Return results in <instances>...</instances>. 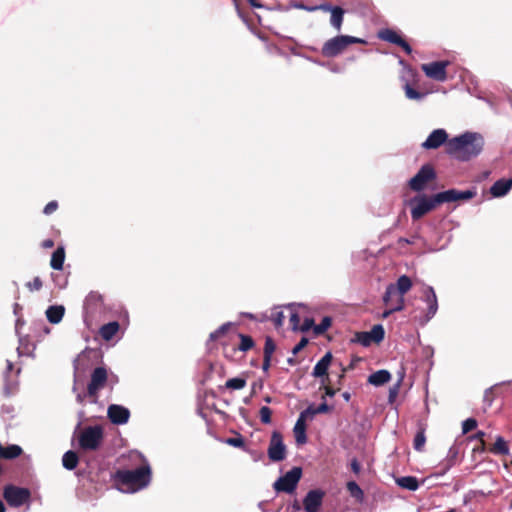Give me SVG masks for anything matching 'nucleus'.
<instances>
[{
	"label": "nucleus",
	"instance_id": "1",
	"mask_svg": "<svg viewBox=\"0 0 512 512\" xmlns=\"http://www.w3.org/2000/svg\"><path fill=\"white\" fill-rule=\"evenodd\" d=\"M484 138L475 132H465L450 139L446 150L449 155L460 161H469L477 157L483 150Z\"/></svg>",
	"mask_w": 512,
	"mask_h": 512
},
{
	"label": "nucleus",
	"instance_id": "2",
	"mask_svg": "<svg viewBox=\"0 0 512 512\" xmlns=\"http://www.w3.org/2000/svg\"><path fill=\"white\" fill-rule=\"evenodd\" d=\"M115 479L127 487L122 489L123 492L134 493L148 486L151 481V469L148 463L134 470L121 469L115 473Z\"/></svg>",
	"mask_w": 512,
	"mask_h": 512
},
{
	"label": "nucleus",
	"instance_id": "3",
	"mask_svg": "<svg viewBox=\"0 0 512 512\" xmlns=\"http://www.w3.org/2000/svg\"><path fill=\"white\" fill-rule=\"evenodd\" d=\"M81 422H79L74 431L77 436L79 448L84 451H95L100 448L104 431L100 425L87 426L80 430Z\"/></svg>",
	"mask_w": 512,
	"mask_h": 512
},
{
	"label": "nucleus",
	"instance_id": "4",
	"mask_svg": "<svg viewBox=\"0 0 512 512\" xmlns=\"http://www.w3.org/2000/svg\"><path fill=\"white\" fill-rule=\"evenodd\" d=\"M440 204H442V201L438 198V193L433 196L418 194L408 202V205L411 207V217L415 221L434 210Z\"/></svg>",
	"mask_w": 512,
	"mask_h": 512
},
{
	"label": "nucleus",
	"instance_id": "5",
	"mask_svg": "<svg viewBox=\"0 0 512 512\" xmlns=\"http://www.w3.org/2000/svg\"><path fill=\"white\" fill-rule=\"evenodd\" d=\"M421 300L426 303L427 309L425 312L417 314V309L413 311L414 317L421 325H426L438 311V299L435 290L432 286L423 284L421 288Z\"/></svg>",
	"mask_w": 512,
	"mask_h": 512
},
{
	"label": "nucleus",
	"instance_id": "6",
	"mask_svg": "<svg viewBox=\"0 0 512 512\" xmlns=\"http://www.w3.org/2000/svg\"><path fill=\"white\" fill-rule=\"evenodd\" d=\"M365 43V40L348 35H339L326 41L322 47V54L326 57L339 55L350 44Z\"/></svg>",
	"mask_w": 512,
	"mask_h": 512
},
{
	"label": "nucleus",
	"instance_id": "7",
	"mask_svg": "<svg viewBox=\"0 0 512 512\" xmlns=\"http://www.w3.org/2000/svg\"><path fill=\"white\" fill-rule=\"evenodd\" d=\"M108 380L109 375L105 367H97L92 371L90 381L87 386V395L90 398L91 403L98 402V392L105 387Z\"/></svg>",
	"mask_w": 512,
	"mask_h": 512
},
{
	"label": "nucleus",
	"instance_id": "8",
	"mask_svg": "<svg viewBox=\"0 0 512 512\" xmlns=\"http://www.w3.org/2000/svg\"><path fill=\"white\" fill-rule=\"evenodd\" d=\"M301 476L302 469L300 467H293L290 471L286 472L274 482L273 488L277 492L291 494L295 491Z\"/></svg>",
	"mask_w": 512,
	"mask_h": 512
},
{
	"label": "nucleus",
	"instance_id": "9",
	"mask_svg": "<svg viewBox=\"0 0 512 512\" xmlns=\"http://www.w3.org/2000/svg\"><path fill=\"white\" fill-rule=\"evenodd\" d=\"M3 497L12 507H20L30 500L31 493L28 488L7 485L3 490Z\"/></svg>",
	"mask_w": 512,
	"mask_h": 512
},
{
	"label": "nucleus",
	"instance_id": "10",
	"mask_svg": "<svg viewBox=\"0 0 512 512\" xmlns=\"http://www.w3.org/2000/svg\"><path fill=\"white\" fill-rule=\"evenodd\" d=\"M436 178L434 168L430 164L423 165L419 171L409 180V187L416 192L425 189L427 184Z\"/></svg>",
	"mask_w": 512,
	"mask_h": 512
},
{
	"label": "nucleus",
	"instance_id": "11",
	"mask_svg": "<svg viewBox=\"0 0 512 512\" xmlns=\"http://www.w3.org/2000/svg\"><path fill=\"white\" fill-rule=\"evenodd\" d=\"M385 336L384 328L381 324L374 325L373 328L368 332H358L355 334L353 339L354 342L361 344L364 347H368L371 343H380Z\"/></svg>",
	"mask_w": 512,
	"mask_h": 512
},
{
	"label": "nucleus",
	"instance_id": "12",
	"mask_svg": "<svg viewBox=\"0 0 512 512\" xmlns=\"http://www.w3.org/2000/svg\"><path fill=\"white\" fill-rule=\"evenodd\" d=\"M268 457L273 462L282 461L286 457V446L283 443L282 435L277 431H274L271 435Z\"/></svg>",
	"mask_w": 512,
	"mask_h": 512
},
{
	"label": "nucleus",
	"instance_id": "13",
	"mask_svg": "<svg viewBox=\"0 0 512 512\" xmlns=\"http://www.w3.org/2000/svg\"><path fill=\"white\" fill-rule=\"evenodd\" d=\"M448 61H434L421 66L425 75L433 80L444 82L447 79L446 68Z\"/></svg>",
	"mask_w": 512,
	"mask_h": 512
},
{
	"label": "nucleus",
	"instance_id": "14",
	"mask_svg": "<svg viewBox=\"0 0 512 512\" xmlns=\"http://www.w3.org/2000/svg\"><path fill=\"white\" fill-rule=\"evenodd\" d=\"M477 195L476 188H471L465 191H459L456 189H449L438 193V198L442 203H450L459 200L467 201L474 198Z\"/></svg>",
	"mask_w": 512,
	"mask_h": 512
},
{
	"label": "nucleus",
	"instance_id": "15",
	"mask_svg": "<svg viewBox=\"0 0 512 512\" xmlns=\"http://www.w3.org/2000/svg\"><path fill=\"white\" fill-rule=\"evenodd\" d=\"M412 287V281L407 275H401L396 282V285H389L386 289V292L383 296V300L386 304L389 303L391 296L398 291L400 296L404 298L403 296L411 289Z\"/></svg>",
	"mask_w": 512,
	"mask_h": 512
},
{
	"label": "nucleus",
	"instance_id": "16",
	"mask_svg": "<svg viewBox=\"0 0 512 512\" xmlns=\"http://www.w3.org/2000/svg\"><path fill=\"white\" fill-rule=\"evenodd\" d=\"M448 133L445 129L439 128L433 130L427 137V139L421 144V147L426 150L437 149L442 144L449 141Z\"/></svg>",
	"mask_w": 512,
	"mask_h": 512
},
{
	"label": "nucleus",
	"instance_id": "17",
	"mask_svg": "<svg viewBox=\"0 0 512 512\" xmlns=\"http://www.w3.org/2000/svg\"><path fill=\"white\" fill-rule=\"evenodd\" d=\"M324 496L325 493L320 489L310 490L303 499L305 512H318Z\"/></svg>",
	"mask_w": 512,
	"mask_h": 512
},
{
	"label": "nucleus",
	"instance_id": "18",
	"mask_svg": "<svg viewBox=\"0 0 512 512\" xmlns=\"http://www.w3.org/2000/svg\"><path fill=\"white\" fill-rule=\"evenodd\" d=\"M107 415L113 424L123 425L128 422L130 411L124 406L112 404L108 407Z\"/></svg>",
	"mask_w": 512,
	"mask_h": 512
},
{
	"label": "nucleus",
	"instance_id": "19",
	"mask_svg": "<svg viewBox=\"0 0 512 512\" xmlns=\"http://www.w3.org/2000/svg\"><path fill=\"white\" fill-rule=\"evenodd\" d=\"M13 370V363L7 360V367L4 372V394L10 396L15 393L18 386L17 376L20 373V369H17L15 376H10L11 371Z\"/></svg>",
	"mask_w": 512,
	"mask_h": 512
},
{
	"label": "nucleus",
	"instance_id": "20",
	"mask_svg": "<svg viewBox=\"0 0 512 512\" xmlns=\"http://www.w3.org/2000/svg\"><path fill=\"white\" fill-rule=\"evenodd\" d=\"M512 189V178L509 179H499L497 180L491 187L490 193L494 198H500L508 194V192Z\"/></svg>",
	"mask_w": 512,
	"mask_h": 512
},
{
	"label": "nucleus",
	"instance_id": "21",
	"mask_svg": "<svg viewBox=\"0 0 512 512\" xmlns=\"http://www.w3.org/2000/svg\"><path fill=\"white\" fill-rule=\"evenodd\" d=\"M65 314L63 305H51L46 309L45 315L51 324H58L62 321Z\"/></svg>",
	"mask_w": 512,
	"mask_h": 512
},
{
	"label": "nucleus",
	"instance_id": "22",
	"mask_svg": "<svg viewBox=\"0 0 512 512\" xmlns=\"http://www.w3.org/2000/svg\"><path fill=\"white\" fill-rule=\"evenodd\" d=\"M332 360V354L327 352L314 366L312 375L314 377H322L327 374L328 368Z\"/></svg>",
	"mask_w": 512,
	"mask_h": 512
},
{
	"label": "nucleus",
	"instance_id": "23",
	"mask_svg": "<svg viewBox=\"0 0 512 512\" xmlns=\"http://www.w3.org/2000/svg\"><path fill=\"white\" fill-rule=\"evenodd\" d=\"M295 441L298 445H303L307 442L306 435V421L302 418L298 417L294 428H293Z\"/></svg>",
	"mask_w": 512,
	"mask_h": 512
},
{
	"label": "nucleus",
	"instance_id": "24",
	"mask_svg": "<svg viewBox=\"0 0 512 512\" xmlns=\"http://www.w3.org/2000/svg\"><path fill=\"white\" fill-rule=\"evenodd\" d=\"M119 327L117 321L109 322L100 328L99 334L105 341H110L117 334Z\"/></svg>",
	"mask_w": 512,
	"mask_h": 512
},
{
	"label": "nucleus",
	"instance_id": "25",
	"mask_svg": "<svg viewBox=\"0 0 512 512\" xmlns=\"http://www.w3.org/2000/svg\"><path fill=\"white\" fill-rule=\"evenodd\" d=\"M102 303V296L97 292H90L84 301V308L87 311L94 312Z\"/></svg>",
	"mask_w": 512,
	"mask_h": 512
},
{
	"label": "nucleus",
	"instance_id": "26",
	"mask_svg": "<svg viewBox=\"0 0 512 512\" xmlns=\"http://www.w3.org/2000/svg\"><path fill=\"white\" fill-rule=\"evenodd\" d=\"M391 378V374L387 370H379L369 376V383L375 386H380L387 383Z\"/></svg>",
	"mask_w": 512,
	"mask_h": 512
},
{
	"label": "nucleus",
	"instance_id": "27",
	"mask_svg": "<svg viewBox=\"0 0 512 512\" xmlns=\"http://www.w3.org/2000/svg\"><path fill=\"white\" fill-rule=\"evenodd\" d=\"M396 483L399 487L409 491H416L419 488L418 480L414 476L400 477L396 479Z\"/></svg>",
	"mask_w": 512,
	"mask_h": 512
},
{
	"label": "nucleus",
	"instance_id": "28",
	"mask_svg": "<svg viewBox=\"0 0 512 512\" xmlns=\"http://www.w3.org/2000/svg\"><path fill=\"white\" fill-rule=\"evenodd\" d=\"M65 260V250L63 247H58L53 253L50 265L54 270H61Z\"/></svg>",
	"mask_w": 512,
	"mask_h": 512
},
{
	"label": "nucleus",
	"instance_id": "29",
	"mask_svg": "<svg viewBox=\"0 0 512 512\" xmlns=\"http://www.w3.org/2000/svg\"><path fill=\"white\" fill-rule=\"evenodd\" d=\"M79 458L74 451H67L62 457V465L67 470H73L78 465Z\"/></svg>",
	"mask_w": 512,
	"mask_h": 512
},
{
	"label": "nucleus",
	"instance_id": "30",
	"mask_svg": "<svg viewBox=\"0 0 512 512\" xmlns=\"http://www.w3.org/2000/svg\"><path fill=\"white\" fill-rule=\"evenodd\" d=\"M343 16H344V10L339 6H335V9H333L332 13H331L330 24L337 31L341 30L342 23H343Z\"/></svg>",
	"mask_w": 512,
	"mask_h": 512
},
{
	"label": "nucleus",
	"instance_id": "31",
	"mask_svg": "<svg viewBox=\"0 0 512 512\" xmlns=\"http://www.w3.org/2000/svg\"><path fill=\"white\" fill-rule=\"evenodd\" d=\"M22 454V448L19 445L11 444L7 447H3L2 458L14 459Z\"/></svg>",
	"mask_w": 512,
	"mask_h": 512
},
{
	"label": "nucleus",
	"instance_id": "32",
	"mask_svg": "<svg viewBox=\"0 0 512 512\" xmlns=\"http://www.w3.org/2000/svg\"><path fill=\"white\" fill-rule=\"evenodd\" d=\"M404 91H405V96L410 100L421 101L427 95L426 92H419V91L415 90L409 83H406L404 85Z\"/></svg>",
	"mask_w": 512,
	"mask_h": 512
},
{
	"label": "nucleus",
	"instance_id": "33",
	"mask_svg": "<svg viewBox=\"0 0 512 512\" xmlns=\"http://www.w3.org/2000/svg\"><path fill=\"white\" fill-rule=\"evenodd\" d=\"M380 37L390 43L399 45L400 42L403 40L402 37L395 31L391 29H386L383 32H381Z\"/></svg>",
	"mask_w": 512,
	"mask_h": 512
},
{
	"label": "nucleus",
	"instance_id": "34",
	"mask_svg": "<svg viewBox=\"0 0 512 512\" xmlns=\"http://www.w3.org/2000/svg\"><path fill=\"white\" fill-rule=\"evenodd\" d=\"M491 451L495 454L507 455L509 453V448L505 440L502 437H498L491 448Z\"/></svg>",
	"mask_w": 512,
	"mask_h": 512
},
{
	"label": "nucleus",
	"instance_id": "35",
	"mask_svg": "<svg viewBox=\"0 0 512 512\" xmlns=\"http://www.w3.org/2000/svg\"><path fill=\"white\" fill-rule=\"evenodd\" d=\"M246 386V380L242 377L230 378L225 383V388L230 390H240Z\"/></svg>",
	"mask_w": 512,
	"mask_h": 512
},
{
	"label": "nucleus",
	"instance_id": "36",
	"mask_svg": "<svg viewBox=\"0 0 512 512\" xmlns=\"http://www.w3.org/2000/svg\"><path fill=\"white\" fill-rule=\"evenodd\" d=\"M287 307L291 310L290 319H289L290 326H291L292 330L297 331L300 328V326H299L300 317H299L298 313L294 310V304H289V305H287Z\"/></svg>",
	"mask_w": 512,
	"mask_h": 512
},
{
	"label": "nucleus",
	"instance_id": "37",
	"mask_svg": "<svg viewBox=\"0 0 512 512\" xmlns=\"http://www.w3.org/2000/svg\"><path fill=\"white\" fill-rule=\"evenodd\" d=\"M426 442V436L423 430L418 431L414 437L413 447L416 451H422Z\"/></svg>",
	"mask_w": 512,
	"mask_h": 512
},
{
	"label": "nucleus",
	"instance_id": "38",
	"mask_svg": "<svg viewBox=\"0 0 512 512\" xmlns=\"http://www.w3.org/2000/svg\"><path fill=\"white\" fill-rule=\"evenodd\" d=\"M331 323L332 320L330 317H323L321 322L314 326V333L317 335L323 334L331 326Z\"/></svg>",
	"mask_w": 512,
	"mask_h": 512
},
{
	"label": "nucleus",
	"instance_id": "39",
	"mask_svg": "<svg viewBox=\"0 0 512 512\" xmlns=\"http://www.w3.org/2000/svg\"><path fill=\"white\" fill-rule=\"evenodd\" d=\"M300 8L305 9L306 11H309V12H313V11H317V10H322V11H325V12L332 13V10L335 9V6H332V5L328 4V3H323V4H320V5H316V6H304V5H301Z\"/></svg>",
	"mask_w": 512,
	"mask_h": 512
},
{
	"label": "nucleus",
	"instance_id": "40",
	"mask_svg": "<svg viewBox=\"0 0 512 512\" xmlns=\"http://www.w3.org/2000/svg\"><path fill=\"white\" fill-rule=\"evenodd\" d=\"M347 489L353 497L358 498V499H361L363 497V491L356 482H354V481L348 482Z\"/></svg>",
	"mask_w": 512,
	"mask_h": 512
},
{
	"label": "nucleus",
	"instance_id": "41",
	"mask_svg": "<svg viewBox=\"0 0 512 512\" xmlns=\"http://www.w3.org/2000/svg\"><path fill=\"white\" fill-rule=\"evenodd\" d=\"M231 325L232 324L230 322H227V323H224L223 325H221L217 330L210 333L209 340L214 341V340H217L218 338H220L222 335H224L227 332L228 328Z\"/></svg>",
	"mask_w": 512,
	"mask_h": 512
},
{
	"label": "nucleus",
	"instance_id": "42",
	"mask_svg": "<svg viewBox=\"0 0 512 512\" xmlns=\"http://www.w3.org/2000/svg\"><path fill=\"white\" fill-rule=\"evenodd\" d=\"M317 408L313 405H310L309 407H307L305 410H303L300 414H299V417L302 418L303 420L305 421H308V420H313V418L315 417V415H317Z\"/></svg>",
	"mask_w": 512,
	"mask_h": 512
},
{
	"label": "nucleus",
	"instance_id": "43",
	"mask_svg": "<svg viewBox=\"0 0 512 512\" xmlns=\"http://www.w3.org/2000/svg\"><path fill=\"white\" fill-rule=\"evenodd\" d=\"M253 346V340L250 336L240 334V345L239 350L248 351Z\"/></svg>",
	"mask_w": 512,
	"mask_h": 512
},
{
	"label": "nucleus",
	"instance_id": "44",
	"mask_svg": "<svg viewBox=\"0 0 512 512\" xmlns=\"http://www.w3.org/2000/svg\"><path fill=\"white\" fill-rule=\"evenodd\" d=\"M271 415H272V411L269 407L263 406L260 408L259 416H260V420L263 424L271 423Z\"/></svg>",
	"mask_w": 512,
	"mask_h": 512
},
{
	"label": "nucleus",
	"instance_id": "45",
	"mask_svg": "<svg viewBox=\"0 0 512 512\" xmlns=\"http://www.w3.org/2000/svg\"><path fill=\"white\" fill-rule=\"evenodd\" d=\"M275 351V344L271 338H266L264 345V356L265 358H271Z\"/></svg>",
	"mask_w": 512,
	"mask_h": 512
},
{
	"label": "nucleus",
	"instance_id": "46",
	"mask_svg": "<svg viewBox=\"0 0 512 512\" xmlns=\"http://www.w3.org/2000/svg\"><path fill=\"white\" fill-rule=\"evenodd\" d=\"M404 309V298L399 297L395 306L390 308L389 310L384 311L383 318H387L395 311H401Z\"/></svg>",
	"mask_w": 512,
	"mask_h": 512
},
{
	"label": "nucleus",
	"instance_id": "47",
	"mask_svg": "<svg viewBox=\"0 0 512 512\" xmlns=\"http://www.w3.org/2000/svg\"><path fill=\"white\" fill-rule=\"evenodd\" d=\"M477 427V421L474 418H468L462 423V432L463 434L468 433Z\"/></svg>",
	"mask_w": 512,
	"mask_h": 512
},
{
	"label": "nucleus",
	"instance_id": "48",
	"mask_svg": "<svg viewBox=\"0 0 512 512\" xmlns=\"http://www.w3.org/2000/svg\"><path fill=\"white\" fill-rule=\"evenodd\" d=\"M225 443L236 448L244 447V440L241 435H238L237 437L228 438L225 440Z\"/></svg>",
	"mask_w": 512,
	"mask_h": 512
},
{
	"label": "nucleus",
	"instance_id": "49",
	"mask_svg": "<svg viewBox=\"0 0 512 512\" xmlns=\"http://www.w3.org/2000/svg\"><path fill=\"white\" fill-rule=\"evenodd\" d=\"M42 280L40 277H34V279L26 284L30 291H38L42 288Z\"/></svg>",
	"mask_w": 512,
	"mask_h": 512
},
{
	"label": "nucleus",
	"instance_id": "50",
	"mask_svg": "<svg viewBox=\"0 0 512 512\" xmlns=\"http://www.w3.org/2000/svg\"><path fill=\"white\" fill-rule=\"evenodd\" d=\"M284 318L285 316L283 311H276L272 314V320L276 328H280L283 325Z\"/></svg>",
	"mask_w": 512,
	"mask_h": 512
},
{
	"label": "nucleus",
	"instance_id": "51",
	"mask_svg": "<svg viewBox=\"0 0 512 512\" xmlns=\"http://www.w3.org/2000/svg\"><path fill=\"white\" fill-rule=\"evenodd\" d=\"M457 454H458V450L456 447H451L448 451V455H447V458H448V467H451L452 465H454L455 463V458L457 457Z\"/></svg>",
	"mask_w": 512,
	"mask_h": 512
},
{
	"label": "nucleus",
	"instance_id": "52",
	"mask_svg": "<svg viewBox=\"0 0 512 512\" xmlns=\"http://www.w3.org/2000/svg\"><path fill=\"white\" fill-rule=\"evenodd\" d=\"M58 208V203L57 201H50L45 207H44V210H43V213L46 214V215H50L52 213H54Z\"/></svg>",
	"mask_w": 512,
	"mask_h": 512
},
{
	"label": "nucleus",
	"instance_id": "53",
	"mask_svg": "<svg viewBox=\"0 0 512 512\" xmlns=\"http://www.w3.org/2000/svg\"><path fill=\"white\" fill-rule=\"evenodd\" d=\"M312 327L314 328V320L312 318H306L303 324L300 326L299 330L302 332H307Z\"/></svg>",
	"mask_w": 512,
	"mask_h": 512
},
{
	"label": "nucleus",
	"instance_id": "54",
	"mask_svg": "<svg viewBox=\"0 0 512 512\" xmlns=\"http://www.w3.org/2000/svg\"><path fill=\"white\" fill-rule=\"evenodd\" d=\"M484 436H485V433L483 431H478L475 435L470 437L473 440H479L481 442V446L479 448L480 451L485 450V444H484V440H483Z\"/></svg>",
	"mask_w": 512,
	"mask_h": 512
},
{
	"label": "nucleus",
	"instance_id": "55",
	"mask_svg": "<svg viewBox=\"0 0 512 512\" xmlns=\"http://www.w3.org/2000/svg\"><path fill=\"white\" fill-rule=\"evenodd\" d=\"M308 343L306 338H302L300 342L293 348L292 353L296 355L300 350H302Z\"/></svg>",
	"mask_w": 512,
	"mask_h": 512
},
{
	"label": "nucleus",
	"instance_id": "56",
	"mask_svg": "<svg viewBox=\"0 0 512 512\" xmlns=\"http://www.w3.org/2000/svg\"><path fill=\"white\" fill-rule=\"evenodd\" d=\"M418 239H421V237L418 234H416L411 238H400L399 243L414 244Z\"/></svg>",
	"mask_w": 512,
	"mask_h": 512
},
{
	"label": "nucleus",
	"instance_id": "57",
	"mask_svg": "<svg viewBox=\"0 0 512 512\" xmlns=\"http://www.w3.org/2000/svg\"><path fill=\"white\" fill-rule=\"evenodd\" d=\"M58 275H53V280L54 282L56 283V285L60 288V289H63L66 287V284H67V280L65 278H63L62 280H58Z\"/></svg>",
	"mask_w": 512,
	"mask_h": 512
},
{
	"label": "nucleus",
	"instance_id": "58",
	"mask_svg": "<svg viewBox=\"0 0 512 512\" xmlns=\"http://www.w3.org/2000/svg\"><path fill=\"white\" fill-rule=\"evenodd\" d=\"M316 408H317V413L318 414L327 413L330 410V407L325 402L321 403Z\"/></svg>",
	"mask_w": 512,
	"mask_h": 512
},
{
	"label": "nucleus",
	"instance_id": "59",
	"mask_svg": "<svg viewBox=\"0 0 512 512\" xmlns=\"http://www.w3.org/2000/svg\"><path fill=\"white\" fill-rule=\"evenodd\" d=\"M400 47L403 48V50L407 53V54H411L412 53V48L411 46L405 41V40H402L399 44Z\"/></svg>",
	"mask_w": 512,
	"mask_h": 512
},
{
	"label": "nucleus",
	"instance_id": "60",
	"mask_svg": "<svg viewBox=\"0 0 512 512\" xmlns=\"http://www.w3.org/2000/svg\"><path fill=\"white\" fill-rule=\"evenodd\" d=\"M401 380L402 379H400L399 382L395 385V387L390 390V395H389L390 400H392L397 395Z\"/></svg>",
	"mask_w": 512,
	"mask_h": 512
},
{
	"label": "nucleus",
	"instance_id": "61",
	"mask_svg": "<svg viewBox=\"0 0 512 512\" xmlns=\"http://www.w3.org/2000/svg\"><path fill=\"white\" fill-rule=\"evenodd\" d=\"M88 397L87 395V392L86 393H77L76 394V400L79 404H83L84 403V399Z\"/></svg>",
	"mask_w": 512,
	"mask_h": 512
},
{
	"label": "nucleus",
	"instance_id": "62",
	"mask_svg": "<svg viewBox=\"0 0 512 512\" xmlns=\"http://www.w3.org/2000/svg\"><path fill=\"white\" fill-rule=\"evenodd\" d=\"M351 468H352V470H353L355 473H359V471H360V464L358 463V461H357V460H353V461L351 462Z\"/></svg>",
	"mask_w": 512,
	"mask_h": 512
},
{
	"label": "nucleus",
	"instance_id": "63",
	"mask_svg": "<svg viewBox=\"0 0 512 512\" xmlns=\"http://www.w3.org/2000/svg\"><path fill=\"white\" fill-rule=\"evenodd\" d=\"M108 383L111 385V388H113V386L118 383V377L116 375L111 374L109 376Z\"/></svg>",
	"mask_w": 512,
	"mask_h": 512
},
{
	"label": "nucleus",
	"instance_id": "64",
	"mask_svg": "<svg viewBox=\"0 0 512 512\" xmlns=\"http://www.w3.org/2000/svg\"><path fill=\"white\" fill-rule=\"evenodd\" d=\"M14 411V408L12 406H3L2 407V414H8L11 415Z\"/></svg>",
	"mask_w": 512,
	"mask_h": 512
}]
</instances>
